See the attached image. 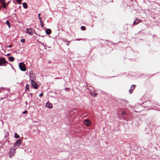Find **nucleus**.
Listing matches in <instances>:
<instances>
[{
    "label": "nucleus",
    "instance_id": "1",
    "mask_svg": "<svg viewBox=\"0 0 160 160\" xmlns=\"http://www.w3.org/2000/svg\"><path fill=\"white\" fill-rule=\"evenodd\" d=\"M7 64H10L4 58H0V66H6Z\"/></svg>",
    "mask_w": 160,
    "mask_h": 160
},
{
    "label": "nucleus",
    "instance_id": "2",
    "mask_svg": "<svg viewBox=\"0 0 160 160\" xmlns=\"http://www.w3.org/2000/svg\"><path fill=\"white\" fill-rule=\"evenodd\" d=\"M5 1V0H0V2L2 4V7L5 8H7L10 2V1H8L7 3H6Z\"/></svg>",
    "mask_w": 160,
    "mask_h": 160
},
{
    "label": "nucleus",
    "instance_id": "3",
    "mask_svg": "<svg viewBox=\"0 0 160 160\" xmlns=\"http://www.w3.org/2000/svg\"><path fill=\"white\" fill-rule=\"evenodd\" d=\"M19 67L20 69L22 71H25L26 68L25 67V64L23 62H20L19 65Z\"/></svg>",
    "mask_w": 160,
    "mask_h": 160
},
{
    "label": "nucleus",
    "instance_id": "4",
    "mask_svg": "<svg viewBox=\"0 0 160 160\" xmlns=\"http://www.w3.org/2000/svg\"><path fill=\"white\" fill-rule=\"evenodd\" d=\"M15 149L14 148L10 149L9 152V157L11 158L13 157L15 153Z\"/></svg>",
    "mask_w": 160,
    "mask_h": 160
},
{
    "label": "nucleus",
    "instance_id": "5",
    "mask_svg": "<svg viewBox=\"0 0 160 160\" xmlns=\"http://www.w3.org/2000/svg\"><path fill=\"white\" fill-rule=\"evenodd\" d=\"M29 77L31 81H33L35 79L36 76L35 74H33L32 71H31L29 73Z\"/></svg>",
    "mask_w": 160,
    "mask_h": 160
},
{
    "label": "nucleus",
    "instance_id": "6",
    "mask_svg": "<svg viewBox=\"0 0 160 160\" xmlns=\"http://www.w3.org/2000/svg\"><path fill=\"white\" fill-rule=\"evenodd\" d=\"M31 82L33 87L35 89H38V86L34 80L31 81Z\"/></svg>",
    "mask_w": 160,
    "mask_h": 160
},
{
    "label": "nucleus",
    "instance_id": "7",
    "mask_svg": "<svg viewBox=\"0 0 160 160\" xmlns=\"http://www.w3.org/2000/svg\"><path fill=\"white\" fill-rule=\"evenodd\" d=\"M84 122L87 126H89L90 125V122L88 119H85L84 120Z\"/></svg>",
    "mask_w": 160,
    "mask_h": 160
},
{
    "label": "nucleus",
    "instance_id": "8",
    "mask_svg": "<svg viewBox=\"0 0 160 160\" xmlns=\"http://www.w3.org/2000/svg\"><path fill=\"white\" fill-rule=\"evenodd\" d=\"M141 20L138 18H136L135 20L134 21L133 24L136 25L138 24L139 22H141Z\"/></svg>",
    "mask_w": 160,
    "mask_h": 160
},
{
    "label": "nucleus",
    "instance_id": "9",
    "mask_svg": "<svg viewBox=\"0 0 160 160\" xmlns=\"http://www.w3.org/2000/svg\"><path fill=\"white\" fill-rule=\"evenodd\" d=\"M26 32L29 34L32 35V29L31 28L27 29Z\"/></svg>",
    "mask_w": 160,
    "mask_h": 160
},
{
    "label": "nucleus",
    "instance_id": "10",
    "mask_svg": "<svg viewBox=\"0 0 160 160\" xmlns=\"http://www.w3.org/2000/svg\"><path fill=\"white\" fill-rule=\"evenodd\" d=\"M135 87V85H132V86L131 87V89L129 91V92L130 94H131L133 90L134 89Z\"/></svg>",
    "mask_w": 160,
    "mask_h": 160
},
{
    "label": "nucleus",
    "instance_id": "11",
    "mask_svg": "<svg viewBox=\"0 0 160 160\" xmlns=\"http://www.w3.org/2000/svg\"><path fill=\"white\" fill-rule=\"evenodd\" d=\"M21 140L20 139H18L16 142L14 146H18L21 144Z\"/></svg>",
    "mask_w": 160,
    "mask_h": 160
},
{
    "label": "nucleus",
    "instance_id": "12",
    "mask_svg": "<svg viewBox=\"0 0 160 160\" xmlns=\"http://www.w3.org/2000/svg\"><path fill=\"white\" fill-rule=\"evenodd\" d=\"M46 106L50 108H52V104L50 102L46 103Z\"/></svg>",
    "mask_w": 160,
    "mask_h": 160
},
{
    "label": "nucleus",
    "instance_id": "13",
    "mask_svg": "<svg viewBox=\"0 0 160 160\" xmlns=\"http://www.w3.org/2000/svg\"><path fill=\"white\" fill-rule=\"evenodd\" d=\"M46 33L48 35H50L51 33V30L50 29H47L45 31Z\"/></svg>",
    "mask_w": 160,
    "mask_h": 160
},
{
    "label": "nucleus",
    "instance_id": "14",
    "mask_svg": "<svg viewBox=\"0 0 160 160\" xmlns=\"http://www.w3.org/2000/svg\"><path fill=\"white\" fill-rule=\"evenodd\" d=\"M9 60L11 62H13L14 61V58L12 57H10L8 58Z\"/></svg>",
    "mask_w": 160,
    "mask_h": 160
},
{
    "label": "nucleus",
    "instance_id": "15",
    "mask_svg": "<svg viewBox=\"0 0 160 160\" xmlns=\"http://www.w3.org/2000/svg\"><path fill=\"white\" fill-rule=\"evenodd\" d=\"M22 5H23V6L24 8L26 9L27 8H28L27 4L26 3L24 2L23 3Z\"/></svg>",
    "mask_w": 160,
    "mask_h": 160
},
{
    "label": "nucleus",
    "instance_id": "16",
    "mask_svg": "<svg viewBox=\"0 0 160 160\" xmlns=\"http://www.w3.org/2000/svg\"><path fill=\"white\" fill-rule=\"evenodd\" d=\"M19 136L17 133H15L14 134V137L16 138H19Z\"/></svg>",
    "mask_w": 160,
    "mask_h": 160
},
{
    "label": "nucleus",
    "instance_id": "17",
    "mask_svg": "<svg viewBox=\"0 0 160 160\" xmlns=\"http://www.w3.org/2000/svg\"><path fill=\"white\" fill-rule=\"evenodd\" d=\"M6 24L8 26L9 28L10 27V23L9 21L8 20L6 22Z\"/></svg>",
    "mask_w": 160,
    "mask_h": 160
},
{
    "label": "nucleus",
    "instance_id": "18",
    "mask_svg": "<svg viewBox=\"0 0 160 160\" xmlns=\"http://www.w3.org/2000/svg\"><path fill=\"white\" fill-rule=\"evenodd\" d=\"M81 29L82 30L84 31L86 29V28L84 26H82L81 27Z\"/></svg>",
    "mask_w": 160,
    "mask_h": 160
},
{
    "label": "nucleus",
    "instance_id": "19",
    "mask_svg": "<svg viewBox=\"0 0 160 160\" xmlns=\"http://www.w3.org/2000/svg\"><path fill=\"white\" fill-rule=\"evenodd\" d=\"M29 89V85L27 84L26 86V90H28Z\"/></svg>",
    "mask_w": 160,
    "mask_h": 160
},
{
    "label": "nucleus",
    "instance_id": "20",
    "mask_svg": "<svg viewBox=\"0 0 160 160\" xmlns=\"http://www.w3.org/2000/svg\"><path fill=\"white\" fill-rule=\"evenodd\" d=\"M20 41L22 43H25V39H22L20 40Z\"/></svg>",
    "mask_w": 160,
    "mask_h": 160
},
{
    "label": "nucleus",
    "instance_id": "21",
    "mask_svg": "<svg viewBox=\"0 0 160 160\" xmlns=\"http://www.w3.org/2000/svg\"><path fill=\"white\" fill-rule=\"evenodd\" d=\"M126 115V113L124 112H122V113H121V115L122 116V117H123L124 116V115Z\"/></svg>",
    "mask_w": 160,
    "mask_h": 160
},
{
    "label": "nucleus",
    "instance_id": "22",
    "mask_svg": "<svg viewBox=\"0 0 160 160\" xmlns=\"http://www.w3.org/2000/svg\"><path fill=\"white\" fill-rule=\"evenodd\" d=\"M18 4H20L21 3V2L22 0H16Z\"/></svg>",
    "mask_w": 160,
    "mask_h": 160
},
{
    "label": "nucleus",
    "instance_id": "23",
    "mask_svg": "<svg viewBox=\"0 0 160 160\" xmlns=\"http://www.w3.org/2000/svg\"><path fill=\"white\" fill-rule=\"evenodd\" d=\"M28 112V111H25L24 112H23L22 113L23 114H25L26 113H27Z\"/></svg>",
    "mask_w": 160,
    "mask_h": 160
},
{
    "label": "nucleus",
    "instance_id": "24",
    "mask_svg": "<svg viewBox=\"0 0 160 160\" xmlns=\"http://www.w3.org/2000/svg\"><path fill=\"white\" fill-rule=\"evenodd\" d=\"M43 95V93H40V94H39V97L42 96Z\"/></svg>",
    "mask_w": 160,
    "mask_h": 160
},
{
    "label": "nucleus",
    "instance_id": "25",
    "mask_svg": "<svg viewBox=\"0 0 160 160\" xmlns=\"http://www.w3.org/2000/svg\"><path fill=\"white\" fill-rule=\"evenodd\" d=\"M42 27V28L43 27V23H40Z\"/></svg>",
    "mask_w": 160,
    "mask_h": 160
},
{
    "label": "nucleus",
    "instance_id": "26",
    "mask_svg": "<svg viewBox=\"0 0 160 160\" xmlns=\"http://www.w3.org/2000/svg\"><path fill=\"white\" fill-rule=\"evenodd\" d=\"M12 47V45L11 44L7 46V47H8V48H11Z\"/></svg>",
    "mask_w": 160,
    "mask_h": 160
},
{
    "label": "nucleus",
    "instance_id": "27",
    "mask_svg": "<svg viewBox=\"0 0 160 160\" xmlns=\"http://www.w3.org/2000/svg\"><path fill=\"white\" fill-rule=\"evenodd\" d=\"M97 95V93H94L93 95L94 96H96Z\"/></svg>",
    "mask_w": 160,
    "mask_h": 160
},
{
    "label": "nucleus",
    "instance_id": "28",
    "mask_svg": "<svg viewBox=\"0 0 160 160\" xmlns=\"http://www.w3.org/2000/svg\"><path fill=\"white\" fill-rule=\"evenodd\" d=\"M40 23H43V22L42 21V20H40Z\"/></svg>",
    "mask_w": 160,
    "mask_h": 160
},
{
    "label": "nucleus",
    "instance_id": "29",
    "mask_svg": "<svg viewBox=\"0 0 160 160\" xmlns=\"http://www.w3.org/2000/svg\"><path fill=\"white\" fill-rule=\"evenodd\" d=\"M41 14L40 13L38 14V18L40 17Z\"/></svg>",
    "mask_w": 160,
    "mask_h": 160
},
{
    "label": "nucleus",
    "instance_id": "30",
    "mask_svg": "<svg viewBox=\"0 0 160 160\" xmlns=\"http://www.w3.org/2000/svg\"><path fill=\"white\" fill-rule=\"evenodd\" d=\"M39 18V19H40V20H42V18H41V17H39V18Z\"/></svg>",
    "mask_w": 160,
    "mask_h": 160
},
{
    "label": "nucleus",
    "instance_id": "31",
    "mask_svg": "<svg viewBox=\"0 0 160 160\" xmlns=\"http://www.w3.org/2000/svg\"><path fill=\"white\" fill-rule=\"evenodd\" d=\"M7 55L8 56H9V55H10V54H9V53Z\"/></svg>",
    "mask_w": 160,
    "mask_h": 160
},
{
    "label": "nucleus",
    "instance_id": "32",
    "mask_svg": "<svg viewBox=\"0 0 160 160\" xmlns=\"http://www.w3.org/2000/svg\"><path fill=\"white\" fill-rule=\"evenodd\" d=\"M30 95L31 96H32V93H31L30 94Z\"/></svg>",
    "mask_w": 160,
    "mask_h": 160
},
{
    "label": "nucleus",
    "instance_id": "33",
    "mask_svg": "<svg viewBox=\"0 0 160 160\" xmlns=\"http://www.w3.org/2000/svg\"><path fill=\"white\" fill-rule=\"evenodd\" d=\"M68 135H69V134H68V135L67 134V136H68Z\"/></svg>",
    "mask_w": 160,
    "mask_h": 160
},
{
    "label": "nucleus",
    "instance_id": "34",
    "mask_svg": "<svg viewBox=\"0 0 160 160\" xmlns=\"http://www.w3.org/2000/svg\"><path fill=\"white\" fill-rule=\"evenodd\" d=\"M68 135H69V134H68V135L67 134V136H68Z\"/></svg>",
    "mask_w": 160,
    "mask_h": 160
},
{
    "label": "nucleus",
    "instance_id": "35",
    "mask_svg": "<svg viewBox=\"0 0 160 160\" xmlns=\"http://www.w3.org/2000/svg\"><path fill=\"white\" fill-rule=\"evenodd\" d=\"M68 135H69V134H68V135L67 134V136H68Z\"/></svg>",
    "mask_w": 160,
    "mask_h": 160
}]
</instances>
